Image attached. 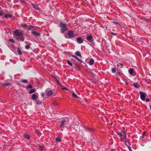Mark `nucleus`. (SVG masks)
Returning a JSON list of instances; mask_svg holds the SVG:
<instances>
[{"label": "nucleus", "instance_id": "f257e3e1", "mask_svg": "<svg viewBox=\"0 0 151 151\" xmlns=\"http://www.w3.org/2000/svg\"><path fill=\"white\" fill-rule=\"evenodd\" d=\"M122 129H123L122 133L119 132H116V133L119 137H122L124 139H126V131L124 130V127H123Z\"/></svg>", "mask_w": 151, "mask_h": 151}, {"label": "nucleus", "instance_id": "f03ea898", "mask_svg": "<svg viewBox=\"0 0 151 151\" xmlns=\"http://www.w3.org/2000/svg\"><path fill=\"white\" fill-rule=\"evenodd\" d=\"M59 26L60 28L61 33H63L65 31L68 30L65 24L63 23L62 22H60Z\"/></svg>", "mask_w": 151, "mask_h": 151}, {"label": "nucleus", "instance_id": "7ed1b4c3", "mask_svg": "<svg viewBox=\"0 0 151 151\" xmlns=\"http://www.w3.org/2000/svg\"><path fill=\"white\" fill-rule=\"evenodd\" d=\"M14 35L16 36L20 37H22L23 35V33L22 31L17 29L14 31Z\"/></svg>", "mask_w": 151, "mask_h": 151}, {"label": "nucleus", "instance_id": "20e7f679", "mask_svg": "<svg viewBox=\"0 0 151 151\" xmlns=\"http://www.w3.org/2000/svg\"><path fill=\"white\" fill-rule=\"evenodd\" d=\"M139 94L140 96V98L141 100L142 101H144L145 99V98L147 96V94L146 93L143 92H139Z\"/></svg>", "mask_w": 151, "mask_h": 151}, {"label": "nucleus", "instance_id": "39448f33", "mask_svg": "<svg viewBox=\"0 0 151 151\" xmlns=\"http://www.w3.org/2000/svg\"><path fill=\"white\" fill-rule=\"evenodd\" d=\"M69 121V119L68 118H66V119H63L60 122V127H63L66 122H68Z\"/></svg>", "mask_w": 151, "mask_h": 151}, {"label": "nucleus", "instance_id": "423d86ee", "mask_svg": "<svg viewBox=\"0 0 151 151\" xmlns=\"http://www.w3.org/2000/svg\"><path fill=\"white\" fill-rule=\"evenodd\" d=\"M45 93L46 96H50L52 94L53 92L51 90L48 91L47 90L46 91Z\"/></svg>", "mask_w": 151, "mask_h": 151}, {"label": "nucleus", "instance_id": "0eeeda50", "mask_svg": "<svg viewBox=\"0 0 151 151\" xmlns=\"http://www.w3.org/2000/svg\"><path fill=\"white\" fill-rule=\"evenodd\" d=\"M86 39L89 42H92L93 41V38L91 35L87 36L86 37Z\"/></svg>", "mask_w": 151, "mask_h": 151}, {"label": "nucleus", "instance_id": "6e6552de", "mask_svg": "<svg viewBox=\"0 0 151 151\" xmlns=\"http://www.w3.org/2000/svg\"><path fill=\"white\" fill-rule=\"evenodd\" d=\"M74 34L73 31L71 30H70L68 31V36L70 38H72L73 37Z\"/></svg>", "mask_w": 151, "mask_h": 151}, {"label": "nucleus", "instance_id": "1a4fd4ad", "mask_svg": "<svg viewBox=\"0 0 151 151\" xmlns=\"http://www.w3.org/2000/svg\"><path fill=\"white\" fill-rule=\"evenodd\" d=\"M77 42L79 44L82 43L83 42V40L81 37H78L76 38Z\"/></svg>", "mask_w": 151, "mask_h": 151}, {"label": "nucleus", "instance_id": "9d476101", "mask_svg": "<svg viewBox=\"0 0 151 151\" xmlns=\"http://www.w3.org/2000/svg\"><path fill=\"white\" fill-rule=\"evenodd\" d=\"M32 33L33 35L37 37H39L40 35V34L36 31H32Z\"/></svg>", "mask_w": 151, "mask_h": 151}, {"label": "nucleus", "instance_id": "9b49d317", "mask_svg": "<svg viewBox=\"0 0 151 151\" xmlns=\"http://www.w3.org/2000/svg\"><path fill=\"white\" fill-rule=\"evenodd\" d=\"M86 131L89 132L90 133L91 132L94 131V130L93 129L89 128H86Z\"/></svg>", "mask_w": 151, "mask_h": 151}, {"label": "nucleus", "instance_id": "f8f14e48", "mask_svg": "<svg viewBox=\"0 0 151 151\" xmlns=\"http://www.w3.org/2000/svg\"><path fill=\"white\" fill-rule=\"evenodd\" d=\"M32 5L35 9L37 10H40V8L39 7H38L37 5L35 4H32Z\"/></svg>", "mask_w": 151, "mask_h": 151}, {"label": "nucleus", "instance_id": "ddd939ff", "mask_svg": "<svg viewBox=\"0 0 151 151\" xmlns=\"http://www.w3.org/2000/svg\"><path fill=\"white\" fill-rule=\"evenodd\" d=\"M94 60L93 59H91L89 62V64L90 65H92L93 64Z\"/></svg>", "mask_w": 151, "mask_h": 151}, {"label": "nucleus", "instance_id": "4468645a", "mask_svg": "<svg viewBox=\"0 0 151 151\" xmlns=\"http://www.w3.org/2000/svg\"><path fill=\"white\" fill-rule=\"evenodd\" d=\"M133 86L136 88H139L140 87L139 85L137 83H134L133 84Z\"/></svg>", "mask_w": 151, "mask_h": 151}, {"label": "nucleus", "instance_id": "2eb2a0df", "mask_svg": "<svg viewBox=\"0 0 151 151\" xmlns=\"http://www.w3.org/2000/svg\"><path fill=\"white\" fill-rule=\"evenodd\" d=\"M33 88L32 86L31 85H29L26 86V88L27 89H32Z\"/></svg>", "mask_w": 151, "mask_h": 151}, {"label": "nucleus", "instance_id": "dca6fc26", "mask_svg": "<svg viewBox=\"0 0 151 151\" xmlns=\"http://www.w3.org/2000/svg\"><path fill=\"white\" fill-rule=\"evenodd\" d=\"M134 70L132 68H130L129 70V72L130 74L132 75L133 72Z\"/></svg>", "mask_w": 151, "mask_h": 151}, {"label": "nucleus", "instance_id": "f3484780", "mask_svg": "<svg viewBox=\"0 0 151 151\" xmlns=\"http://www.w3.org/2000/svg\"><path fill=\"white\" fill-rule=\"evenodd\" d=\"M24 137L27 139H29L30 138V136L29 135L27 134H25L24 136Z\"/></svg>", "mask_w": 151, "mask_h": 151}, {"label": "nucleus", "instance_id": "a211bd4d", "mask_svg": "<svg viewBox=\"0 0 151 151\" xmlns=\"http://www.w3.org/2000/svg\"><path fill=\"white\" fill-rule=\"evenodd\" d=\"M17 52L19 55H21L22 53V52L19 47L18 48Z\"/></svg>", "mask_w": 151, "mask_h": 151}, {"label": "nucleus", "instance_id": "6ab92c4d", "mask_svg": "<svg viewBox=\"0 0 151 151\" xmlns=\"http://www.w3.org/2000/svg\"><path fill=\"white\" fill-rule=\"evenodd\" d=\"M35 91V90L34 89H31L30 90V91L29 92V94H32Z\"/></svg>", "mask_w": 151, "mask_h": 151}, {"label": "nucleus", "instance_id": "aec40b11", "mask_svg": "<svg viewBox=\"0 0 151 151\" xmlns=\"http://www.w3.org/2000/svg\"><path fill=\"white\" fill-rule=\"evenodd\" d=\"M37 104L41 105L42 104V102L39 101V100L37 99L36 100Z\"/></svg>", "mask_w": 151, "mask_h": 151}, {"label": "nucleus", "instance_id": "412c9836", "mask_svg": "<svg viewBox=\"0 0 151 151\" xmlns=\"http://www.w3.org/2000/svg\"><path fill=\"white\" fill-rule=\"evenodd\" d=\"M67 63L70 66H72L73 65L72 63L71 62H70L69 60H67Z\"/></svg>", "mask_w": 151, "mask_h": 151}, {"label": "nucleus", "instance_id": "4be33fe9", "mask_svg": "<svg viewBox=\"0 0 151 151\" xmlns=\"http://www.w3.org/2000/svg\"><path fill=\"white\" fill-rule=\"evenodd\" d=\"M28 82V81L26 79H22L21 80V81H20L21 82L24 83H27Z\"/></svg>", "mask_w": 151, "mask_h": 151}, {"label": "nucleus", "instance_id": "5701e85b", "mask_svg": "<svg viewBox=\"0 0 151 151\" xmlns=\"http://www.w3.org/2000/svg\"><path fill=\"white\" fill-rule=\"evenodd\" d=\"M55 140L56 142H60L61 141V139L60 137H57L56 138Z\"/></svg>", "mask_w": 151, "mask_h": 151}, {"label": "nucleus", "instance_id": "b1692460", "mask_svg": "<svg viewBox=\"0 0 151 151\" xmlns=\"http://www.w3.org/2000/svg\"><path fill=\"white\" fill-rule=\"evenodd\" d=\"M36 98L37 95L36 94H34L32 95V99L35 100Z\"/></svg>", "mask_w": 151, "mask_h": 151}, {"label": "nucleus", "instance_id": "393cba45", "mask_svg": "<svg viewBox=\"0 0 151 151\" xmlns=\"http://www.w3.org/2000/svg\"><path fill=\"white\" fill-rule=\"evenodd\" d=\"M76 55L79 56L81 57V55L79 51H77L76 52Z\"/></svg>", "mask_w": 151, "mask_h": 151}, {"label": "nucleus", "instance_id": "a878e982", "mask_svg": "<svg viewBox=\"0 0 151 151\" xmlns=\"http://www.w3.org/2000/svg\"><path fill=\"white\" fill-rule=\"evenodd\" d=\"M12 17V15L11 14H6L5 15V17L6 18H7V17Z\"/></svg>", "mask_w": 151, "mask_h": 151}, {"label": "nucleus", "instance_id": "bb28decb", "mask_svg": "<svg viewBox=\"0 0 151 151\" xmlns=\"http://www.w3.org/2000/svg\"><path fill=\"white\" fill-rule=\"evenodd\" d=\"M19 39H20V41H24V38L22 36V37H20Z\"/></svg>", "mask_w": 151, "mask_h": 151}, {"label": "nucleus", "instance_id": "cd10ccee", "mask_svg": "<svg viewBox=\"0 0 151 151\" xmlns=\"http://www.w3.org/2000/svg\"><path fill=\"white\" fill-rule=\"evenodd\" d=\"M117 67H119L121 68H122L123 65L120 63H118L117 64Z\"/></svg>", "mask_w": 151, "mask_h": 151}, {"label": "nucleus", "instance_id": "c85d7f7f", "mask_svg": "<svg viewBox=\"0 0 151 151\" xmlns=\"http://www.w3.org/2000/svg\"><path fill=\"white\" fill-rule=\"evenodd\" d=\"M72 96L73 97L76 98H78V97L77 96V95L74 93H72Z\"/></svg>", "mask_w": 151, "mask_h": 151}, {"label": "nucleus", "instance_id": "c756f323", "mask_svg": "<svg viewBox=\"0 0 151 151\" xmlns=\"http://www.w3.org/2000/svg\"><path fill=\"white\" fill-rule=\"evenodd\" d=\"M10 84L9 83H7L3 84V86H8Z\"/></svg>", "mask_w": 151, "mask_h": 151}, {"label": "nucleus", "instance_id": "7c9ffc66", "mask_svg": "<svg viewBox=\"0 0 151 151\" xmlns=\"http://www.w3.org/2000/svg\"><path fill=\"white\" fill-rule=\"evenodd\" d=\"M111 71L113 73H115V72L116 71V68H112L111 69Z\"/></svg>", "mask_w": 151, "mask_h": 151}, {"label": "nucleus", "instance_id": "2f4dec72", "mask_svg": "<svg viewBox=\"0 0 151 151\" xmlns=\"http://www.w3.org/2000/svg\"><path fill=\"white\" fill-rule=\"evenodd\" d=\"M33 28H34V27L33 26H30L29 27L28 29V30H30L32 29Z\"/></svg>", "mask_w": 151, "mask_h": 151}, {"label": "nucleus", "instance_id": "473e14b6", "mask_svg": "<svg viewBox=\"0 0 151 151\" xmlns=\"http://www.w3.org/2000/svg\"><path fill=\"white\" fill-rule=\"evenodd\" d=\"M30 48V45H27L25 46V48L27 49H28Z\"/></svg>", "mask_w": 151, "mask_h": 151}, {"label": "nucleus", "instance_id": "72a5a7b5", "mask_svg": "<svg viewBox=\"0 0 151 151\" xmlns=\"http://www.w3.org/2000/svg\"><path fill=\"white\" fill-rule=\"evenodd\" d=\"M52 104H53V105H58V103H57V102L56 101H54L53 103Z\"/></svg>", "mask_w": 151, "mask_h": 151}, {"label": "nucleus", "instance_id": "f704fd0d", "mask_svg": "<svg viewBox=\"0 0 151 151\" xmlns=\"http://www.w3.org/2000/svg\"><path fill=\"white\" fill-rule=\"evenodd\" d=\"M9 41L12 42H13V43H14L15 42V41L14 40H13L12 39H9Z\"/></svg>", "mask_w": 151, "mask_h": 151}, {"label": "nucleus", "instance_id": "c9c22d12", "mask_svg": "<svg viewBox=\"0 0 151 151\" xmlns=\"http://www.w3.org/2000/svg\"><path fill=\"white\" fill-rule=\"evenodd\" d=\"M116 74L119 75L120 76L121 74V73L119 72H118L116 73Z\"/></svg>", "mask_w": 151, "mask_h": 151}, {"label": "nucleus", "instance_id": "e433bc0d", "mask_svg": "<svg viewBox=\"0 0 151 151\" xmlns=\"http://www.w3.org/2000/svg\"><path fill=\"white\" fill-rule=\"evenodd\" d=\"M113 23L115 24H120V22H116L114 21L113 22Z\"/></svg>", "mask_w": 151, "mask_h": 151}, {"label": "nucleus", "instance_id": "4c0bfd02", "mask_svg": "<svg viewBox=\"0 0 151 151\" xmlns=\"http://www.w3.org/2000/svg\"><path fill=\"white\" fill-rule=\"evenodd\" d=\"M145 101H146V102H148L150 101V99L148 98H147L146 99H145Z\"/></svg>", "mask_w": 151, "mask_h": 151}, {"label": "nucleus", "instance_id": "58836bf2", "mask_svg": "<svg viewBox=\"0 0 151 151\" xmlns=\"http://www.w3.org/2000/svg\"><path fill=\"white\" fill-rule=\"evenodd\" d=\"M41 96L43 97H44L45 96V94H44V93H41Z\"/></svg>", "mask_w": 151, "mask_h": 151}, {"label": "nucleus", "instance_id": "ea45409f", "mask_svg": "<svg viewBox=\"0 0 151 151\" xmlns=\"http://www.w3.org/2000/svg\"><path fill=\"white\" fill-rule=\"evenodd\" d=\"M128 148L130 151H132V150H131V148L130 146H129Z\"/></svg>", "mask_w": 151, "mask_h": 151}, {"label": "nucleus", "instance_id": "a19ab883", "mask_svg": "<svg viewBox=\"0 0 151 151\" xmlns=\"http://www.w3.org/2000/svg\"><path fill=\"white\" fill-rule=\"evenodd\" d=\"M75 59H76L77 60L80 61V60L76 56V58Z\"/></svg>", "mask_w": 151, "mask_h": 151}, {"label": "nucleus", "instance_id": "79ce46f5", "mask_svg": "<svg viewBox=\"0 0 151 151\" xmlns=\"http://www.w3.org/2000/svg\"><path fill=\"white\" fill-rule=\"evenodd\" d=\"M145 132H143V134H142V136H143L142 138H144V137L145 136Z\"/></svg>", "mask_w": 151, "mask_h": 151}, {"label": "nucleus", "instance_id": "37998d69", "mask_svg": "<svg viewBox=\"0 0 151 151\" xmlns=\"http://www.w3.org/2000/svg\"><path fill=\"white\" fill-rule=\"evenodd\" d=\"M27 26V25L26 24H25L24 25H22V26L23 27H26Z\"/></svg>", "mask_w": 151, "mask_h": 151}, {"label": "nucleus", "instance_id": "c03bdc74", "mask_svg": "<svg viewBox=\"0 0 151 151\" xmlns=\"http://www.w3.org/2000/svg\"><path fill=\"white\" fill-rule=\"evenodd\" d=\"M71 56H72L73 57L76 58V56H75L74 55H71Z\"/></svg>", "mask_w": 151, "mask_h": 151}, {"label": "nucleus", "instance_id": "a18cd8bd", "mask_svg": "<svg viewBox=\"0 0 151 151\" xmlns=\"http://www.w3.org/2000/svg\"><path fill=\"white\" fill-rule=\"evenodd\" d=\"M71 56H72L73 57L76 58V56H75L74 55H71Z\"/></svg>", "mask_w": 151, "mask_h": 151}, {"label": "nucleus", "instance_id": "49530a36", "mask_svg": "<svg viewBox=\"0 0 151 151\" xmlns=\"http://www.w3.org/2000/svg\"><path fill=\"white\" fill-rule=\"evenodd\" d=\"M40 133V132L39 131L37 132L36 133V134H39Z\"/></svg>", "mask_w": 151, "mask_h": 151}, {"label": "nucleus", "instance_id": "de8ad7c7", "mask_svg": "<svg viewBox=\"0 0 151 151\" xmlns=\"http://www.w3.org/2000/svg\"><path fill=\"white\" fill-rule=\"evenodd\" d=\"M3 14V13L2 12H0V16H2Z\"/></svg>", "mask_w": 151, "mask_h": 151}, {"label": "nucleus", "instance_id": "09e8293b", "mask_svg": "<svg viewBox=\"0 0 151 151\" xmlns=\"http://www.w3.org/2000/svg\"><path fill=\"white\" fill-rule=\"evenodd\" d=\"M112 35H116V33H112Z\"/></svg>", "mask_w": 151, "mask_h": 151}, {"label": "nucleus", "instance_id": "8fccbe9b", "mask_svg": "<svg viewBox=\"0 0 151 151\" xmlns=\"http://www.w3.org/2000/svg\"><path fill=\"white\" fill-rule=\"evenodd\" d=\"M63 89H66V90H67V88H63Z\"/></svg>", "mask_w": 151, "mask_h": 151}, {"label": "nucleus", "instance_id": "3c124183", "mask_svg": "<svg viewBox=\"0 0 151 151\" xmlns=\"http://www.w3.org/2000/svg\"><path fill=\"white\" fill-rule=\"evenodd\" d=\"M39 147H40V149H41V150H42V147H40V146H39Z\"/></svg>", "mask_w": 151, "mask_h": 151}, {"label": "nucleus", "instance_id": "603ef678", "mask_svg": "<svg viewBox=\"0 0 151 151\" xmlns=\"http://www.w3.org/2000/svg\"><path fill=\"white\" fill-rule=\"evenodd\" d=\"M150 109L151 110V105L150 106Z\"/></svg>", "mask_w": 151, "mask_h": 151}, {"label": "nucleus", "instance_id": "864d4df0", "mask_svg": "<svg viewBox=\"0 0 151 151\" xmlns=\"http://www.w3.org/2000/svg\"><path fill=\"white\" fill-rule=\"evenodd\" d=\"M126 84H128V83H127V82H126Z\"/></svg>", "mask_w": 151, "mask_h": 151}]
</instances>
